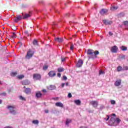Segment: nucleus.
Wrapping results in <instances>:
<instances>
[{
    "label": "nucleus",
    "mask_w": 128,
    "mask_h": 128,
    "mask_svg": "<svg viewBox=\"0 0 128 128\" xmlns=\"http://www.w3.org/2000/svg\"><path fill=\"white\" fill-rule=\"evenodd\" d=\"M87 54L90 56L89 58H97L96 56L100 54V52L98 50L94 51L92 50L88 49L87 51Z\"/></svg>",
    "instance_id": "1"
},
{
    "label": "nucleus",
    "mask_w": 128,
    "mask_h": 128,
    "mask_svg": "<svg viewBox=\"0 0 128 128\" xmlns=\"http://www.w3.org/2000/svg\"><path fill=\"white\" fill-rule=\"evenodd\" d=\"M7 108L10 110V112L12 114H16V110L14 106H8Z\"/></svg>",
    "instance_id": "2"
},
{
    "label": "nucleus",
    "mask_w": 128,
    "mask_h": 128,
    "mask_svg": "<svg viewBox=\"0 0 128 128\" xmlns=\"http://www.w3.org/2000/svg\"><path fill=\"white\" fill-rule=\"evenodd\" d=\"M121 122H122V120L120 119V118H114V117H112L110 118V122H111L112 124H114L116 122V124H118Z\"/></svg>",
    "instance_id": "3"
},
{
    "label": "nucleus",
    "mask_w": 128,
    "mask_h": 128,
    "mask_svg": "<svg viewBox=\"0 0 128 128\" xmlns=\"http://www.w3.org/2000/svg\"><path fill=\"white\" fill-rule=\"evenodd\" d=\"M32 56H34L32 51L28 50L27 52V54L26 56V58L27 60H30V58L32 57Z\"/></svg>",
    "instance_id": "4"
},
{
    "label": "nucleus",
    "mask_w": 128,
    "mask_h": 128,
    "mask_svg": "<svg viewBox=\"0 0 128 128\" xmlns=\"http://www.w3.org/2000/svg\"><path fill=\"white\" fill-rule=\"evenodd\" d=\"M33 78H34V80H40V78H42V76H40V74H33Z\"/></svg>",
    "instance_id": "5"
},
{
    "label": "nucleus",
    "mask_w": 128,
    "mask_h": 128,
    "mask_svg": "<svg viewBox=\"0 0 128 128\" xmlns=\"http://www.w3.org/2000/svg\"><path fill=\"white\" fill-rule=\"evenodd\" d=\"M90 104H92L94 108H96L98 106V102L96 100H92L90 102Z\"/></svg>",
    "instance_id": "6"
},
{
    "label": "nucleus",
    "mask_w": 128,
    "mask_h": 128,
    "mask_svg": "<svg viewBox=\"0 0 128 128\" xmlns=\"http://www.w3.org/2000/svg\"><path fill=\"white\" fill-rule=\"evenodd\" d=\"M118 48L116 46H114L111 48V52H114V54L118 52Z\"/></svg>",
    "instance_id": "7"
},
{
    "label": "nucleus",
    "mask_w": 128,
    "mask_h": 128,
    "mask_svg": "<svg viewBox=\"0 0 128 128\" xmlns=\"http://www.w3.org/2000/svg\"><path fill=\"white\" fill-rule=\"evenodd\" d=\"M83 64H84V61L82 60H79L76 66L77 68H80L82 66Z\"/></svg>",
    "instance_id": "8"
},
{
    "label": "nucleus",
    "mask_w": 128,
    "mask_h": 128,
    "mask_svg": "<svg viewBox=\"0 0 128 128\" xmlns=\"http://www.w3.org/2000/svg\"><path fill=\"white\" fill-rule=\"evenodd\" d=\"M24 92L26 94H32V89L27 88L24 90Z\"/></svg>",
    "instance_id": "9"
},
{
    "label": "nucleus",
    "mask_w": 128,
    "mask_h": 128,
    "mask_svg": "<svg viewBox=\"0 0 128 128\" xmlns=\"http://www.w3.org/2000/svg\"><path fill=\"white\" fill-rule=\"evenodd\" d=\"M48 74L50 78H54V76H56V72H54V71L51 70L48 73Z\"/></svg>",
    "instance_id": "10"
},
{
    "label": "nucleus",
    "mask_w": 128,
    "mask_h": 128,
    "mask_svg": "<svg viewBox=\"0 0 128 128\" xmlns=\"http://www.w3.org/2000/svg\"><path fill=\"white\" fill-rule=\"evenodd\" d=\"M32 16V12H30L29 14H26L23 17L24 20H26V18H30Z\"/></svg>",
    "instance_id": "11"
},
{
    "label": "nucleus",
    "mask_w": 128,
    "mask_h": 128,
    "mask_svg": "<svg viewBox=\"0 0 128 128\" xmlns=\"http://www.w3.org/2000/svg\"><path fill=\"white\" fill-rule=\"evenodd\" d=\"M121 84H122V80H117L114 82V86H120Z\"/></svg>",
    "instance_id": "12"
},
{
    "label": "nucleus",
    "mask_w": 128,
    "mask_h": 128,
    "mask_svg": "<svg viewBox=\"0 0 128 128\" xmlns=\"http://www.w3.org/2000/svg\"><path fill=\"white\" fill-rule=\"evenodd\" d=\"M103 23L104 24H106V26H108V24H112V22L110 20H103Z\"/></svg>",
    "instance_id": "13"
},
{
    "label": "nucleus",
    "mask_w": 128,
    "mask_h": 128,
    "mask_svg": "<svg viewBox=\"0 0 128 128\" xmlns=\"http://www.w3.org/2000/svg\"><path fill=\"white\" fill-rule=\"evenodd\" d=\"M22 18V16L18 15L16 16V18L14 19L15 22H20V20Z\"/></svg>",
    "instance_id": "14"
},
{
    "label": "nucleus",
    "mask_w": 128,
    "mask_h": 128,
    "mask_svg": "<svg viewBox=\"0 0 128 128\" xmlns=\"http://www.w3.org/2000/svg\"><path fill=\"white\" fill-rule=\"evenodd\" d=\"M42 94L40 92L38 91L36 92V98H42Z\"/></svg>",
    "instance_id": "15"
},
{
    "label": "nucleus",
    "mask_w": 128,
    "mask_h": 128,
    "mask_svg": "<svg viewBox=\"0 0 128 128\" xmlns=\"http://www.w3.org/2000/svg\"><path fill=\"white\" fill-rule=\"evenodd\" d=\"M30 82L28 80H24L22 82V84L23 86H28Z\"/></svg>",
    "instance_id": "16"
},
{
    "label": "nucleus",
    "mask_w": 128,
    "mask_h": 128,
    "mask_svg": "<svg viewBox=\"0 0 128 128\" xmlns=\"http://www.w3.org/2000/svg\"><path fill=\"white\" fill-rule=\"evenodd\" d=\"M54 40L56 42H58L62 43V42H64V38H54Z\"/></svg>",
    "instance_id": "17"
},
{
    "label": "nucleus",
    "mask_w": 128,
    "mask_h": 128,
    "mask_svg": "<svg viewBox=\"0 0 128 128\" xmlns=\"http://www.w3.org/2000/svg\"><path fill=\"white\" fill-rule=\"evenodd\" d=\"M55 106H59L60 108H64V104L60 102H56Z\"/></svg>",
    "instance_id": "18"
},
{
    "label": "nucleus",
    "mask_w": 128,
    "mask_h": 128,
    "mask_svg": "<svg viewBox=\"0 0 128 128\" xmlns=\"http://www.w3.org/2000/svg\"><path fill=\"white\" fill-rule=\"evenodd\" d=\"M108 12V11L106 9H102L101 10V11L100 12V14L103 16V14H106V12Z\"/></svg>",
    "instance_id": "19"
},
{
    "label": "nucleus",
    "mask_w": 128,
    "mask_h": 128,
    "mask_svg": "<svg viewBox=\"0 0 128 128\" xmlns=\"http://www.w3.org/2000/svg\"><path fill=\"white\" fill-rule=\"evenodd\" d=\"M56 88V86L54 85H50L48 86V90H54Z\"/></svg>",
    "instance_id": "20"
},
{
    "label": "nucleus",
    "mask_w": 128,
    "mask_h": 128,
    "mask_svg": "<svg viewBox=\"0 0 128 128\" xmlns=\"http://www.w3.org/2000/svg\"><path fill=\"white\" fill-rule=\"evenodd\" d=\"M74 104L77 106H80V104H82V102L80 100H75L74 101Z\"/></svg>",
    "instance_id": "21"
},
{
    "label": "nucleus",
    "mask_w": 128,
    "mask_h": 128,
    "mask_svg": "<svg viewBox=\"0 0 128 128\" xmlns=\"http://www.w3.org/2000/svg\"><path fill=\"white\" fill-rule=\"evenodd\" d=\"M12 34V35L10 36L11 38H16V32H13Z\"/></svg>",
    "instance_id": "22"
},
{
    "label": "nucleus",
    "mask_w": 128,
    "mask_h": 128,
    "mask_svg": "<svg viewBox=\"0 0 128 128\" xmlns=\"http://www.w3.org/2000/svg\"><path fill=\"white\" fill-rule=\"evenodd\" d=\"M24 34H25V36H30V34L28 33V30L24 31Z\"/></svg>",
    "instance_id": "23"
},
{
    "label": "nucleus",
    "mask_w": 128,
    "mask_h": 128,
    "mask_svg": "<svg viewBox=\"0 0 128 128\" xmlns=\"http://www.w3.org/2000/svg\"><path fill=\"white\" fill-rule=\"evenodd\" d=\"M64 70V69L63 68H58V72H62Z\"/></svg>",
    "instance_id": "24"
},
{
    "label": "nucleus",
    "mask_w": 128,
    "mask_h": 128,
    "mask_svg": "<svg viewBox=\"0 0 128 128\" xmlns=\"http://www.w3.org/2000/svg\"><path fill=\"white\" fill-rule=\"evenodd\" d=\"M121 50H122L123 52H124L126 50H128V48L124 46H122L121 47Z\"/></svg>",
    "instance_id": "25"
},
{
    "label": "nucleus",
    "mask_w": 128,
    "mask_h": 128,
    "mask_svg": "<svg viewBox=\"0 0 128 128\" xmlns=\"http://www.w3.org/2000/svg\"><path fill=\"white\" fill-rule=\"evenodd\" d=\"M32 44L34 46H38V40H34Z\"/></svg>",
    "instance_id": "26"
},
{
    "label": "nucleus",
    "mask_w": 128,
    "mask_h": 128,
    "mask_svg": "<svg viewBox=\"0 0 128 128\" xmlns=\"http://www.w3.org/2000/svg\"><path fill=\"white\" fill-rule=\"evenodd\" d=\"M18 74V72H12L10 73L11 76H16Z\"/></svg>",
    "instance_id": "27"
},
{
    "label": "nucleus",
    "mask_w": 128,
    "mask_h": 128,
    "mask_svg": "<svg viewBox=\"0 0 128 128\" xmlns=\"http://www.w3.org/2000/svg\"><path fill=\"white\" fill-rule=\"evenodd\" d=\"M38 120H34L32 122V123L34 124H38Z\"/></svg>",
    "instance_id": "28"
},
{
    "label": "nucleus",
    "mask_w": 128,
    "mask_h": 128,
    "mask_svg": "<svg viewBox=\"0 0 128 128\" xmlns=\"http://www.w3.org/2000/svg\"><path fill=\"white\" fill-rule=\"evenodd\" d=\"M19 98L21 100H24V102H26V100L24 97L22 96H19Z\"/></svg>",
    "instance_id": "29"
},
{
    "label": "nucleus",
    "mask_w": 128,
    "mask_h": 128,
    "mask_svg": "<svg viewBox=\"0 0 128 128\" xmlns=\"http://www.w3.org/2000/svg\"><path fill=\"white\" fill-rule=\"evenodd\" d=\"M48 68V66L44 65L43 66V70H46Z\"/></svg>",
    "instance_id": "30"
},
{
    "label": "nucleus",
    "mask_w": 128,
    "mask_h": 128,
    "mask_svg": "<svg viewBox=\"0 0 128 128\" xmlns=\"http://www.w3.org/2000/svg\"><path fill=\"white\" fill-rule=\"evenodd\" d=\"M70 122H72V120L68 119L66 124L67 126H68V124H70Z\"/></svg>",
    "instance_id": "31"
},
{
    "label": "nucleus",
    "mask_w": 128,
    "mask_h": 128,
    "mask_svg": "<svg viewBox=\"0 0 128 128\" xmlns=\"http://www.w3.org/2000/svg\"><path fill=\"white\" fill-rule=\"evenodd\" d=\"M122 70V67L120 66H118L117 68V70L118 72H120V70Z\"/></svg>",
    "instance_id": "32"
},
{
    "label": "nucleus",
    "mask_w": 128,
    "mask_h": 128,
    "mask_svg": "<svg viewBox=\"0 0 128 128\" xmlns=\"http://www.w3.org/2000/svg\"><path fill=\"white\" fill-rule=\"evenodd\" d=\"M100 74H104V72L102 70H100L99 71V76H100Z\"/></svg>",
    "instance_id": "33"
},
{
    "label": "nucleus",
    "mask_w": 128,
    "mask_h": 128,
    "mask_svg": "<svg viewBox=\"0 0 128 128\" xmlns=\"http://www.w3.org/2000/svg\"><path fill=\"white\" fill-rule=\"evenodd\" d=\"M24 78V75H20L18 76V78L19 80H22V78Z\"/></svg>",
    "instance_id": "34"
},
{
    "label": "nucleus",
    "mask_w": 128,
    "mask_h": 128,
    "mask_svg": "<svg viewBox=\"0 0 128 128\" xmlns=\"http://www.w3.org/2000/svg\"><path fill=\"white\" fill-rule=\"evenodd\" d=\"M112 10H118V7L116 6H113L111 8Z\"/></svg>",
    "instance_id": "35"
},
{
    "label": "nucleus",
    "mask_w": 128,
    "mask_h": 128,
    "mask_svg": "<svg viewBox=\"0 0 128 128\" xmlns=\"http://www.w3.org/2000/svg\"><path fill=\"white\" fill-rule=\"evenodd\" d=\"M0 96H6V92H3L0 94Z\"/></svg>",
    "instance_id": "36"
},
{
    "label": "nucleus",
    "mask_w": 128,
    "mask_h": 128,
    "mask_svg": "<svg viewBox=\"0 0 128 128\" xmlns=\"http://www.w3.org/2000/svg\"><path fill=\"white\" fill-rule=\"evenodd\" d=\"M74 44H72L70 46V50H74Z\"/></svg>",
    "instance_id": "37"
},
{
    "label": "nucleus",
    "mask_w": 128,
    "mask_h": 128,
    "mask_svg": "<svg viewBox=\"0 0 128 128\" xmlns=\"http://www.w3.org/2000/svg\"><path fill=\"white\" fill-rule=\"evenodd\" d=\"M123 69L124 70H128V66H124L123 67Z\"/></svg>",
    "instance_id": "38"
},
{
    "label": "nucleus",
    "mask_w": 128,
    "mask_h": 128,
    "mask_svg": "<svg viewBox=\"0 0 128 128\" xmlns=\"http://www.w3.org/2000/svg\"><path fill=\"white\" fill-rule=\"evenodd\" d=\"M124 26H128V21H124Z\"/></svg>",
    "instance_id": "39"
},
{
    "label": "nucleus",
    "mask_w": 128,
    "mask_h": 128,
    "mask_svg": "<svg viewBox=\"0 0 128 128\" xmlns=\"http://www.w3.org/2000/svg\"><path fill=\"white\" fill-rule=\"evenodd\" d=\"M111 104H116V101L114 100H111Z\"/></svg>",
    "instance_id": "40"
},
{
    "label": "nucleus",
    "mask_w": 128,
    "mask_h": 128,
    "mask_svg": "<svg viewBox=\"0 0 128 128\" xmlns=\"http://www.w3.org/2000/svg\"><path fill=\"white\" fill-rule=\"evenodd\" d=\"M63 80H68V78L66 77V76H63Z\"/></svg>",
    "instance_id": "41"
},
{
    "label": "nucleus",
    "mask_w": 128,
    "mask_h": 128,
    "mask_svg": "<svg viewBox=\"0 0 128 128\" xmlns=\"http://www.w3.org/2000/svg\"><path fill=\"white\" fill-rule=\"evenodd\" d=\"M120 58H121L122 60H124V58H126V56L123 55V56H121Z\"/></svg>",
    "instance_id": "42"
},
{
    "label": "nucleus",
    "mask_w": 128,
    "mask_h": 128,
    "mask_svg": "<svg viewBox=\"0 0 128 128\" xmlns=\"http://www.w3.org/2000/svg\"><path fill=\"white\" fill-rule=\"evenodd\" d=\"M72 93H68V98H72Z\"/></svg>",
    "instance_id": "43"
},
{
    "label": "nucleus",
    "mask_w": 128,
    "mask_h": 128,
    "mask_svg": "<svg viewBox=\"0 0 128 128\" xmlns=\"http://www.w3.org/2000/svg\"><path fill=\"white\" fill-rule=\"evenodd\" d=\"M57 76L58 78H60V76H62V74L60 73H58Z\"/></svg>",
    "instance_id": "44"
},
{
    "label": "nucleus",
    "mask_w": 128,
    "mask_h": 128,
    "mask_svg": "<svg viewBox=\"0 0 128 128\" xmlns=\"http://www.w3.org/2000/svg\"><path fill=\"white\" fill-rule=\"evenodd\" d=\"M110 120V116L108 115L106 121L108 122V120Z\"/></svg>",
    "instance_id": "45"
},
{
    "label": "nucleus",
    "mask_w": 128,
    "mask_h": 128,
    "mask_svg": "<svg viewBox=\"0 0 128 128\" xmlns=\"http://www.w3.org/2000/svg\"><path fill=\"white\" fill-rule=\"evenodd\" d=\"M12 30H16V28L14 26L12 28Z\"/></svg>",
    "instance_id": "46"
},
{
    "label": "nucleus",
    "mask_w": 128,
    "mask_h": 128,
    "mask_svg": "<svg viewBox=\"0 0 128 128\" xmlns=\"http://www.w3.org/2000/svg\"><path fill=\"white\" fill-rule=\"evenodd\" d=\"M64 86H66V84H64V83H62V88H64Z\"/></svg>",
    "instance_id": "47"
},
{
    "label": "nucleus",
    "mask_w": 128,
    "mask_h": 128,
    "mask_svg": "<svg viewBox=\"0 0 128 128\" xmlns=\"http://www.w3.org/2000/svg\"><path fill=\"white\" fill-rule=\"evenodd\" d=\"M66 60V58H62V62H64Z\"/></svg>",
    "instance_id": "48"
},
{
    "label": "nucleus",
    "mask_w": 128,
    "mask_h": 128,
    "mask_svg": "<svg viewBox=\"0 0 128 128\" xmlns=\"http://www.w3.org/2000/svg\"><path fill=\"white\" fill-rule=\"evenodd\" d=\"M42 92H46V89H43V90H42Z\"/></svg>",
    "instance_id": "49"
},
{
    "label": "nucleus",
    "mask_w": 128,
    "mask_h": 128,
    "mask_svg": "<svg viewBox=\"0 0 128 128\" xmlns=\"http://www.w3.org/2000/svg\"><path fill=\"white\" fill-rule=\"evenodd\" d=\"M45 113H46V114L48 113V110H45Z\"/></svg>",
    "instance_id": "50"
},
{
    "label": "nucleus",
    "mask_w": 128,
    "mask_h": 128,
    "mask_svg": "<svg viewBox=\"0 0 128 128\" xmlns=\"http://www.w3.org/2000/svg\"><path fill=\"white\" fill-rule=\"evenodd\" d=\"M66 16H70V13H67L66 14Z\"/></svg>",
    "instance_id": "51"
},
{
    "label": "nucleus",
    "mask_w": 128,
    "mask_h": 128,
    "mask_svg": "<svg viewBox=\"0 0 128 128\" xmlns=\"http://www.w3.org/2000/svg\"><path fill=\"white\" fill-rule=\"evenodd\" d=\"M110 36H112V33L110 32H109Z\"/></svg>",
    "instance_id": "52"
},
{
    "label": "nucleus",
    "mask_w": 128,
    "mask_h": 128,
    "mask_svg": "<svg viewBox=\"0 0 128 128\" xmlns=\"http://www.w3.org/2000/svg\"><path fill=\"white\" fill-rule=\"evenodd\" d=\"M4 128H12V127L7 126H6Z\"/></svg>",
    "instance_id": "53"
},
{
    "label": "nucleus",
    "mask_w": 128,
    "mask_h": 128,
    "mask_svg": "<svg viewBox=\"0 0 128 128\" xmlns=\"http://www.w3.org/2000/svg\"><path fill=\"white\" fill-rule=\"evenodd\" d=\"M66 86H68V82H66Z\"/></svg>",
    "instance_id": "54"
},
{
    "label": "nucleus",
    "mask_w": 128,
    "mask_h": 128,
    "mask_svg": "<svg viewBox=\"0 0 128 128\" xmlns=\"http://www.w3.org/2000/svg\"><path fill=\"white\" fill-rule=\"evenodd\" d=\"M2 100H0V104H2Z\"/></svg>",
    "instance_id": "55"
},
{
    "label": "nucleus",
    "mask_w": 128,
    "mask_h": 128,
    "mask_svg": "<svg viewBox=\"0 0 128 128\" xmlns=\"http://www.w3.org/2000/svg\"><path fill=\"white\" fill-rule=\"evenodd\" d=\"M112 116H116V114H112Z\"/></svg>",
    "instance_id": "56"
},
{
    "label": "nucleus",
    "mask_w": 128,
    "mask_h": 128,
    "mask_svg": "<svg viewBox=\"0 0 128 128\" xmlns=\"http://www.w3.org/2000/svg\"><path fill=\"white\" fill-rule=\"evenodd\" d=\"M52 100H58V98H52Z\"/></svg>",
    "instance_id": "57"
},
{
    "label": "nucleus",
    "mask_w": 128,
    "mask_h": 128,
    "mask_svg": "<svg viewBox=\"0 0 128 128\" xmlns=\"http://www.w3.org/2000/svg\"><path fill=\"white\" fill-rule=\"evenodd\" d=\"M80 128H83L82 126H81ZM84 128H88V127H85Z\"/></svg>",
    "instance_id": "58"
},
{
    "label": "nucleus",
    "mask_w": 128,
    "mask_h": 128,
    "mask_svg": "<svg viewBox=\"0 0 128 128\" xmlns=\"http://www.w3.org/2000/svg\"><path fill=\"white\" fill-rule=\"evenodd\" d=\"M19 44H21V46H22V42H20Z\"/></svg>",
    "instance_id": "59"
},
{
    "label": "nucleus",
    "mask_w": 128,
    "mask_h": 128,
    "mask_svg": "<svg viewBox=\"0 0 128 128\" xmlns=\"http://www.w3.org/2000/svg\"><path fill=\"white\" fill-rule=\"evenodd\" d=\"M24 88H26V86H24Z\"/></svg>",
    "instance_id": "60"
},
{
    "label": "nucleus",
    "mask_w": 128,
    "mask_h": 128,
    "mask_svg": "<svg viewBox=\"0 0 128 128\" xmlns=\"http://www.w3.org/2000/svg\"><path fill=\"white\" fill-rule=\"evenodd\" d=\"M0 84H2V82L0 81Z\"/></svg>",
    "instance_id": "61"
},
{
    "label": "nucleus",
    "mask_w": 128,
    "mask_h": 128,
    "mask_svg": "<svg viewBox=\"0 0 128 128\" xmlns=\"http://www.w3.org/2000/svg\"><path fill=\"white\" fill-rule=\"evenodd\" d=\"M22 14L23 15V14H24V13H22Z\"/></svg>",
    "instance_id": "62"
},
{
    "label": "nucleus",
    "mask_w": 128,
    "mask_h": 128,
    "mask_svg": "<svg viewBox=\"0 0 128 128\" xmlns=\"http://www.w3.org/2000/svg\"><path fill=\"white\" fill-rule=\"evenodd\" d=\"M2 17L0 16V18H1Z\"/></svg>",
    "instance_id": "63"
}]
</instances>
